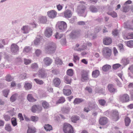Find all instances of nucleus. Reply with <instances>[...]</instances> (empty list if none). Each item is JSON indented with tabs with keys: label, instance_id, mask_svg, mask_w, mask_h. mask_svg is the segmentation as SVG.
<instances>
[{
	"label": "nucleus",
	"instance_id": "obj_1",
	"mask_svg": "<svg viewBox=\"0 0 133 133\" xmlns=\"http://www.w3.org/2000/svg\"><path fill=\"white\" fill-rule=\"evenodd\" d=\"M63 129L64 133H73V128L70 124L66 123L63 124Z\"/></svg>",
	"mask_w": 133,
	"mask_h": 133
},
{
	"label": "nucleus",
	"instance_id": "obj_2",
	"mask_svg": "<svg viewBox=\"0 0 133 133\" xmlns=\"http://www.w3.org/2000/svg\"><path fill=\"white\" fill-rule=\"evenodd\" d=\"M119 101L122 103L128 102L130 101L129 96L127 94H125L120 95L119 98Z\"/></svg>",
	"mask_w": 133,
	"mask_h": 133
},
{
	"label": "nucleus",
	"instance_id": "obj_3",
	"mask_svg": "<svg viewBox=\"0 0 133 133\" xmlns=\"http://www.w3.org/2000/svg\"><path fill=\"white\" fill-rule=\"evenodd\" d=\"M102 53L103 56L105 58L109 57L111 55V49L109 47H105L103 49Z\"/></svg>",
	"mask_w": 133,
	"mask_h": 133
},
{
	"label": "nucleus",
	"instance_id": "obj_4",
	"mask_svg": "<svg viewBox=\"0 0 133 133\" xmlns=\"http://www.w3.org/2000/svg\"><path fill=\"white\" fill-rule=\"evenodd\" d=\"M56 48V45L53 43H50L45 48L46 51L51 52H53Z\"/></svg>",
	"mask_w": 133,
	"mask_h": 133
},
{
	"label": "nucleus",
	"instance_id": "obj_5",
	"mask_svg": "<svg viewBox=\"0 0 133 133\" xmlns=\"http://www.w3.org/2000/svg\"><path fill=\"white\" fill-rule=\"evenodd\" d=\"M57 25L59 29L62 31L64 30L67 27L66 23L64 21L58 22L57 24Z\"/></svg>",
	"mask_w": 133,
	"mask_h": 133
},
{
	"label": "nucleus",
	"instance_id": "obj_6",
	"mask_svg": "<svg viewBox=\"0 0 133 133\" xmlns=\"http://www.w3.org/2000/svg\"><path fill=\"white\" fill-rule=\"evenodd\" d=\"M119 118V114L118 111L114 110L113 111L112 114V119L114 121H117Z\"/></svg>",
	"mask_w": 133,
	"mask_h": 133
},
{
	"label": "nucleus",
	"instance_id": "obj_7",
	"mask_svg": "<svg viewBox=\"0 0 133 133\" xmlns=\"http://www.w3.org/2000/svg\"><path fill=\"white\" fill-rule=\"evenodd\" d=\"M79 44H76L75 46L74 47V50L78 51H81L85 50L87 49V46L84 45L80 47Z\"/></svg>",
	"mask_w": 133,
	"mask_h": 133
},
{
	"label": "nucleus",
	"instance_id": "obj_8",
	"mask_svg": "<svg viewBox=\"0 0 133 133\" xmlns=\"http://www.w3.org/2000/svg\"><path fill=\"white\" fill-rule=\"evenodd\" d=\"M125 28L133 30V19L128 21L125 23Z\"/></svg>",
	"mask_w": 133,
	"mask_h": 133
},
{
	"label": "nucleus",
	"instance_id": "obj_9",
	"mask_svg": "<svg viewBox=\"0 0 133 133\" xmlns=\"http://www.w3.org/2000/svg\"><path fill=\"white\" fill-rule=\"evenodd\" d=\"M47 14L48 16L50 18H54L56 17L57 13L54 10H51L47 12Z\"/></svg>",
	"mask_w": 133,
	"mask_h": 133
},
{
	"label": "nucleus",
	"instance_id": "obj_10",
	"mask_svg": "<svg viewBox=\"0 0 133 133\" xmlns=\"http://www.w3.org/2000/svg\"><path fill=\"white\" fill-rule=\"evenodd\" d=\"M64 88L63 89V93L64 95L66 96L70 95L71 93V90L70 89H67V88H70L71 87L69 86L66 85L65 86Z\"/></svg>",
	"mask_w": 133,
	"mask_h": 133
},
{
	"label": "nucleus",
	"instance_id": "obj_11",
	"mask_svg": "<svg viewBox=\"0 0 133 133\" xmlns=\"http://www.w3.org/2000/svg\"><path fill=\"white\" fill-rule=\"evenodd\" d=\"M52 33V29L50 27H48L46 28L45 30L44 35L46 37H49L51 36Z\"/></svg>",
	"mask_w": 133,
	"mask_h": 133
},
{
	"label": "nucleus",
	"instance_id": "obj_12",
	"mask_svg": "<svg viewBox=\"0 0 133 133\" xmlns=\"http://www.w3.org/2000/svg\"><path fill=\"white\" fill-rule=\"evenodd\" d=\"M42 110V107L36 105H33L31 111L33 112H38Z\"/></svg>",
	"mask_w": 133,
	"mask_h": 133
},
{
	"label": "nucleus",
	"instance_id": "obj_13",
	"mask_svg": "<svg viewBox=\"0 0 133 133\" xmlns=\"http://www.w3.org/2000/svg\"><path fill=\"white\" fill-rule=\"evenodd\" d=\"M108 122V119L105 117H102L99 120V124L102 125H104L106 124Z\"/></svg>",
	"mask_w": 133,
	"mask_h": 133
},
{
	"label": "nucleus",
	"instance_id": "obj_14",
	"mask_svg": "<svg viewBox=\"0 0 133 133\" xmlns=\"http://www.w3.org/2000/svg\"><path fill=\"white\" fill-rule=\"evenodd\" d=\"M88 73L85 71H83L82 72L81 80L84 81L88 79Z\"/></svg>",
	"mask_w": 133,
	"mask_h": 133
},
{
	"label": "nucleus",
	"instance_id": "obj_15",
	"mask_svg": "<svg viewBox=\"0 0 133 133\" xmlns=\"http://www.w3.org/2000/svg\"><path fill=\"white\" fill-rule=\"evenodd\" d=\"M103 44L106 45H109L112 43L111 39L109 37H106L103 39Z\"/></svg>",
	"mask_w": 133,
	"mask_h": 133
},
{
	"label": "nucleus",
	"instance_id": "obj_16",
	"mask_svg": "<svg viewBox=\"0 0 133 133\" xmlns=\"http://www.w3.org/2000/svg\"><path fill=\"white\" fill-rule=\"evenodd\" d=\"M11 50L12 53H16L18 50V46L15 44H12L11 46Z\"/></svg>",
	"mask_w": 133,
	"mask_h": 133
},
{
	"label": "nucleus",
	"instance_id": "obj_17",
	"mask_svg": "<svg viewBox=\"0 0 133 133\" xmlns=\"http://www.w3.org/2000/svg\"><path fill=\"white\" fill-rule=\"evenodd\" d=\"M86 7L85 5H80L78 8V13L82 14H83L86 9Z\"/></svg>",
	"mask_w": 133,
	"mask_h": 133
},
{
	"label": "nucleus",
	"instance_id": "obj_18",
	"mask_svg": "<svg viewBox=\"0 0 133 133\" xmlns=\"http://www.w3.org/2000/svg\"><path fill=\"white\" fill-rule=\"evenodd\" d=\"M53 84L55 87H58L61 83L60 79L57 78H54L53 81Z\"/></svg>",
	"mask_w": 133,
	"mask_h": 133
},
{
	"label": "nucleus",
	"instance_id": "obj_19",
	"mask_svg": "<svg viewBox=\"0 0 133 133\" xmlns=\"http://www.w3.org/2000/svg\"><path fill=\"white\" fill-rule=\"evenodd\" d=\"M64 15L65 18H69L72 16V12L70 10H67L64 12Z\"/></svg>",
	"mask_w": 133,
	"mask_h": 133
},
{
	"label": "nucleus",
	"instance_id": "obj_20",
	"mask_svg": "<svg viewBox=\"0 0 133 133\" xmlns=\"http://www.w3.org/2000/svg\"><path fill=\"white\" fill-rule=\"evenodd\" d=\"M43 61L46 65L48 66L51 63L52 61L50 58L46 57L44 59Z\"/></svg>",
	"mask_w": 133,
	"mask_h": 133
},
{
	"label": "nucleus",
	"instance_id": "obj_21",
	"mask_svg": "<svg viewBox=\"0 0 133 133\" xmlns=\"http://www.w3.org/2000/svg\"><path fill=\"white\" fill-rule=\"evenodd\" d=\"M108 88L109 91L111 93H115L116 91V89L114 87V86L112 84H109L108 86Z\"/></svg>",
	"mask_w": 133,
	"mask_h": 133
},
{
	"label": "nucleus",
	"instance_id": "obj_22",
	"mask_svg": "<svg viewBox=\"0 0 133 133\" xmlns=\"http://www.w3.org/2000/svg\"><path fill=\"white\" fill-rule=\"evenodd\" d=\"M100 72L99 70H96L92 71V77L96 78L99 75Z\"/></svg>",
	"mask_w": 133,
	"mask_h": 133
},
{
	"label": "nucleus",
	"instance_id": "obj_23",
	"mask_svg": "<svg viewBox=\"0 0 133 133\" xmlns=\"http://www.w3.org/2000/svg\"><path fill=\"white\" fill-rule=\"evenodd\" d=\"M89 9L90 11L93 13H96L98 11V9L94 5H90Z\"/></svg>",
	"mask_w": 133,
	"mask_h": 133
},
{
	"label": "nucleus",
	"instance_id": "obj_24",
	"mask_svg": "<svg viewBox=\"0 0 133 133\" xmlns=\"http://www.w3.org/2000/svg\"><path fill=\"white\" fill-rule=\"evenodd\" d=\"M123 38L125 39H133V33H129L125 36H124Z\"/></svg>",
	"mask_w": 133,
	"mask_h": 133
},
{
	"label": "nucleus",
	"instance_id": "obj_25",
	"mask_svg": "<svg viewBox=\"0 0 133 133\" xmlns=\"http://www.w3.org/2000/svg\"><path fill=\"white\" fill-rule=\"evenodd\" d=\"M84 100L82 98H76L74 99L73 103L75 105L77 104L82 102Z\"/></svg>",
	"mask_w": 133,
	"mask_h": 133
},
{
	"label": "nucleus",
	"instance_id": "obj_26",
	"mask_svg": "<svg viewBox=\"0 0 133 133\" xmlns=\"http://www.w3.org/2000/svg\"><path fill=\"white\" fill-rule=\"evenodd\" d=\"M71 119V121L74 123H76L77 121L79 119V118L78 116L75 115H74L72 116Z\"/></svg>",
	"mask_w": 133,
	"mask_h": 133
},
{
	"label": "nucleus",
	"instance_id": "obj_27",
	"mask_svg": "<svg viewBox=\"0 0 133 133\" xmlns=\"http://www.w3.org/2000/svg\"><path fill=\"white\" fill-rule=\"evenodd\" d=\"M64 82L66 84H70L71 82V78L67 76L64 77Z\"/></svg>",
	"mask_w": 133,
	"mask_h": 133
},
{
	"label": "nucleus",
	"instance_id": "obj_28",
	"mask_svg": "<svg viewBox=\"0 0 133 133\" xmlns=\"http://www.w3.org/2000/svg\"><path fill=\"white\" fill-rule=\"evenodd\" d=\"M27 99L30 102H34L36 101V99L32 97L31 94H29L27 96Z\"/></svg>",
	"mask_w": 133,
	"mask_h": 133
},
{
	"label": "nucleus",
	"instance_id": "obj_29",
	"mask_svg": "<svg viewBox=\"0 0 133 133\" xmlns=\"http://www.w3.org/2000/svg\"><path fill=\"white\" fill-rule=\"evenodd\" d=\"M36 131V129L35 128L28 127L27 133H35Z\"/></svg>",
	"mask_w": 133,
	"mask_h": 133
},
{
	"label": "nucleus",
	"instance_id": "obj_30",
	"mask_svg": "<svg viewBox=\"0 0 133 133\" xmlns=\"http://www.w3.org/2000/svg\"><path fill=\"white\" fill-rule=\"evenodd\" d=\"M121 62L124 65H126L129 63V61L128 58H124L122 59Z\"/></svg>",
	"mask_w": 133,
	"mask_h": 133
},
{
	"label": "nucleus",
	"instance_id": "obj_31",
	"mask_svg": "<svg viewBox=\"0 0 133 133\" xmlns=\"http://www.w3.org/2000/svg\"><path fill=\"white\" fill-rule=\"evenodd\" d=\"M44 128L46 131H50L52 129V128L51 125L49 124L45 125L44 126Z\"/></svg>",
	"mask_w": 133,
	"mask_h": 133
},
{
	"label": "nucleus",
	"instance_id": "obj_32",
	"mask_svg": "<svg viewBox=\"0 0 133 133\" xmlns=\"http://www.w3.org/2000/svg\"><path fill=\"white\" fill-rule=\"evenodd\" d=\"M111 68V66L109 65H104L102 67L103 70L104 71H106Z\"/></svg>",
	"mask_w": 133,
	"mask_h": 133
},
{
	"label": "nucleus",
	"instance_id": "obj_33",
	"mask_svg": "<svg viewBox=\"0 0 133 133\" xmlns=\"http://www.w3.org/2000/svg\"><path fill=\"white\" fill-rule=\"evenodd\" d=\"M65 101V98L63 97H60L58 101L56 102V104L63 103Z\"/></svg>",
	"mask_w": 133,
	"mask_h": 133
},
{
	"label": "nucleus",
	"instance_id": "obj_34",
	"mask_svg": "<svg viewBox=\"0 0 133 133\" xmlns=\"http://www.w3.org/2000/svg\"><path fill=\"white\" fill-rule=\"evenodd\" d=\"M21 30L23 31L24 33H27L29 31L28 26L27 25L23 26L21 28Z\"/></svg>",
	"mask_w": 133,
	"mask_h": 133
},
{
	"label": "nucleus",
	"instance_id": "obj_35",
	"mask_svg": "<svg viewBox=\"0 0 133 133\" xmlns=\"http://www.w3.org/2000/svg\"><path fill=\"white\" fill-rule=\"evenodd\" d=\"M11 123L12 125L15 127L16 126L17 124V119H16L14 117L12 118L11 120Z\"/></svg>",
	"mask_w": 133,
	"mask_h": 133
},
{
	"label": "nucleus",
	"instance_id": "obj_36",
	"mask_svg": "<svg viewBox=\"0 0 133 133\" xmlns=\"http://www.w3.org/2000/svg\"><path fill=\"white\" fill-rule=\"evenodd\" d=\"M70 111L69 108H63L61 110L62 113L63 114H68Z\"/></svg>",
	"mask_w": 133,
	"mask_h": 133
},
{
	"label": "nucleus",
	"instance_id": "obj_37",
	"mask_svg": "<svg viewBox=\"0 0 133 133\" xmlns=\"http://www.w3.org/2000/svg\"><path fill=\"white\" fill-rule=\"evenodd\" d=\"M130 119L128 117H126L125 119V125L126 126H128L130 122Z\"/></svg>",
	"mask_w": 133,
	"mask_h": 133
},
{
	"label": "nucleus",
	"instance_id": "obj_38",
	"mask_svg": "<svg viewBox=\"0 0 133 133\" xmlns=\"http://www.w3.org/2000/svg\"><path fill=\"white\" fill-rule=\"evenodd\" d=\"M24 87L26 90H28L31 88L32 85L30 83H26L25 84Z\"/></svg>",
	"mask_w": 133,
	"mask_h": 133
},
{
	"label": "nucleus",
	"instance_id": "obj_39",
	"mask_svg": "<svg viewBox=\"0 0 133 133\" xmlns=\"http://www.w3.org/2000/svg\"><path fill=\"white\" fill-rule=\"evenodd\" d=\"M17 96V94H15L12 95L10 98V101L12 102L15 101Z\"/></svg>",
	"mask_w": 133,
	"mask_h": 133
},
{
	"label": "nucleus",
	"instance_id": "obj_40",
	"mask_svg": "<svg viewBox=\"0 0 133 133\" xmlns=\"http://www.w3.org/2000/svg\"><path fill=\"white\" fill-rule=\"evenodd\" d=\"M42 105L44 108H47L49 107V104L45 101H43L42 103Z\"/></svg>",
	"mask_w": 133,
	"mask_h": 133
},
{
	"label": "nucleus",
	"instance_id": "obj_41",
	"mask_svg": "<svg viewBox=\"0 0 133 133\" xmlns=\"http://www.w3.org/2000/svg\"><path fill=\"white\" fill-rule=\"evenodd\" d=\"M67 74L70 76H72L74 74V72L72 69H68L66 72Z\"/></svg>",
	"mask_w": 133,
	"mask_h": 133
},
{
	"label": "nucleus",
	"instance_id": "obj_42",
	"mask_svg": "<svg viewBox=\"0 0 133 133\" xmlns=\"http://www.w3.org/2000/svg\"><path fill=\"white\" fill-rule=\"evenodd\" d=\"M55 62L56 64H57L61 65L62 62L61 59L58 57H57L55 59Z\"/></svg>",
	"mask_w": 133,
	"mask_h": 133
},
{
	"label": "nucleus",
	"instance_id": "obj_43",
	"mask_svg": "<svg viewBox=\"0 0 133 133\" xmlns=\"http://www.w3.org/2000/svg\"><path fill=\"white\" fill-rule=\"evenodd\" d=\"M39 75H40L41 76V77L42 78H44L46 76V75L44 73V71H43L41 69L39 71Z\"/></svg>",
	"mask_w": 133,
	"mask_h": 133
},
{
	"label": "nucleus",
	"instance_id": "obj_44",
	"mask_svg": "<svg viewBox=\"0 0 133 133\" xmlns=\"http://www.w3.org/2000/svg\"><path fill=\"white\" fill-rule=\"evenodd\" d=\"M5 129V130L8 131H11L12 129L11 126L9 124L6 125Z\"/></svg>",
	"mask_w": 133,
	"mask_h": 133
},
{
	"label": "nucleus",
	"instance_id": "obj_45",
	"mask_svg": "<svg viewBox=\"0 0 133 133\" xmlns=\"http://www.w3.org/2000/svg\"><path fill=\"white\" fill-rule=\"evenodd\" d=\"M99 104L101 105L104 106L106 103V101L103 99H100L98 100Z\"/></svg>",
	"mask_w": 133,
	"mask_h": 133
},
{
	"label": "nucleus",
	"instance_id": "obj_46",
	"mask_svg": "<svg viewBox=\"0 0 133 133\" xmlns=\"http://www.w3.org/2000/svg\"><path fill=\"white\" fill-rule=\"evenodd\" d=\"M34 81L37 84L40 85H42L43 84V81L42 80H40L39 79H35Z\"/></svg>",
	"mask_w": 133,
	"mask_h": 133
},
{
	"label": "nucleus",
	"instance_id": "obj_47",
	"mask_svg": "<svg viewBox=\"0 0 133 133\" xmlns=\"http://www.w3.org/2000/svg\"><path fill=\"white\" fill-rule=\"evenodd\" d=\"M107 14L109 15H111L114 18L116 17L117 16L116 13L114 11H113L110 13L108 12Z\"/></svg>",
	"mask_w": 133,
	"mask_h": 133
},
{
	"label": "nucleus",
	"instance_id": "obj_48",
	"mask_svg": "<svg viewBox=\"0 0 133 133\" xmlns=\"http://www.w3.org/2000/svg\"><path fill=\"white\" fill-rule=\"evenodd\" d=\"M9 92V89L4 90L3 92L4 96L6 97H7Z\"/></svg>",
	"mask_w": 133,
	"mask_h": 133
},
{
	"label": "nucleus",
	"instance_id": "obj_49",
	"mask_svg": "<svg viewBox=\"0 0 133 133\" xmlns=\"http://www.w3.org/2000/svg\"><path fill=\"white\" fill-rule=\"evenodd\" d=\"M31 67L32 69H35L38 68V65L37 63H34L31 65Z\"/></svg>",
	"mask_w": 133,
	"mask_h": 133
},
{
	"label": "nucleus",
	"instance_id": "obj_50",
	"mask_svg": "<svg viewBox=\"0 0 133 133\" xmlns=\"http://www.w3.org/2000/svg\"><path fill=\"white\" fill-rule=\"evenodd\" d=\"M31 120L33 122H35L37 121L38 120V117L34 116H32L31 117Z\"/></svg>",
	"mask_w": 133,
	"mask_h": 133
},
{
	"label": "nucleus",
	"instance_id": "obj_51",
	"mask_svg": "<svg viewBox=\"0 0 133 133\" xmlns=\"http://www.w3.org/2000/svg\"><path fill=\"white\" fill-rule=\"evenodd\" d=\"M127 45L129 47H131L133 46V41L130 40L127 42Z\"/></svg>",
	"mask_w": 133,
	"mask_h": 133
},
{
	"label": "nucleus",
	"instance_id": "obj_52",
	"mask_svg": "<svg viewBox=\"0 0 133 133\" xmlns=\"http://www.w3.org/2000/svg\"><path fill=\"white\" fill-rule=\"evenodd\" d=\"M62 34H59V33L57 32L55 35V37L56 39H60L62 36Z\"/></svg>",
	"mask_w": 133,
	"mask_h": 133
},
{
	"label": "nucleus",
	"instance_id": "obj_53",
	"mask_svg": "<svg viewBox=\"0 0 133 133\" xmlns=\"http://www.w3.org/2000/svg\"><path fill=\"white\" fill-rule=\"evenodd\" d=\"M121 65L119 64H116L113 65L112 68L114 69H116L118 68L121 66Z\"/></svg>",
	"mask_w": 133,
	"mask_h": 133
},
{
	"label": "nucleus",
	"instance_id": "obj_54",
	"mask_svg": "<svg viewBox=\"0 0 133 133\" xmlns=\"http://www.w3.org/2000/svg\"><path fill=\"white\" fill-rule=\"evenodd\" d=\"M112 34L114 36H117L118 35L119 32L118 30L115 29L112 32Z\"/></svg>",
	"mask_w": 133,
	"mask_h": 133
},
{
	"label": "nucleus",
	"instance_id": "obj_55",
	"mask_svg": "<svg viewBox=\"0 0 133 133\" xmlns=\"http://www.w3.org/2000/svg\"><path fill=\"white\" fill-rule=\"evenodd\" d=\"M24 63L26 65L30 64L31 62V61L30 60L27 59H24Z\"/></svg>",
	"mask_w": 133,
	"mask_h": 133
},
{
	"label": "nucleus",
	"instance_id": "obj_56",
	"mask_svg": "<svg viewBox=\"0 0 133 133\" xmlns=\"http://www.w3.org/2000/svg\"><path fill=\"white\" fill-rule=\"evenodd\" d=\"M12 78L10 76L7 75L6 77V80L8 82H10L12 80Z\"/></svg>",
	"mask_w": 133,
	"mask_h": 133
},
{
	"label": "nucleus",
	"instance_id": "obj_57",
	"mask_svg": "<svg viewBox=\"0 0 133 133\" xmlns=\"http://www.w3.org/2000/svg\"><path fill=\"white\" fill-rule=\"evenodd\" d=\"M4 117L5 120L6 121H8L10 120V117L7 115H4Z\"/></svg>",
	"mask_w": 133,
	"mask_h": 133
},
{
	"label": "nucleus",
	"instance_id": "obj_58",
	"mask_svg": "<svg viewBox=\"0 0 133 133\" xmlns=\"http://www.w3.org/2000/svg\"><path fill=\"white\" fill-rule=\"evenodd\" d=\"M79 57L77 55H74V61L75 63L77 61H79Z\"/></svg>",
	"mask_w": 133,
	"mask_h": 133
},
{
	"label": "nucleus",
	"instance_id": "obj_59",
	"mask_svg": "<svg viewBox=\"0 0 133 133\" xmlns=\"http://www.w3.org/2000/svg\"><path fill=\"white\" fill-rule=\"evenodd\" d=\"M129 6H126L123 7V11L124 12H127L129 10Z\"/></svg>",
	"mask_w": 133,
	"mask_h": 133
},
{
	"label": "nucleus",
	"instance_id": "obj_60",
	"mask_svg": "<svg viewBox=\"0 0 133 133\" xmlns=\"http://www.w3.org/2000/svg\"><path fill=\"white\" fill-rule=\"evenodd\" d=\"M118 46L121 51H124V49L123 44H119L118 45Z\"/></svg>",
	"mask_w": 133,
	"mask_h": 133
},
{
	"label": "nucleus",
	"instance_id": "obj_61",
	"mask_svg": "<svg viewBox=\"0 0 133 133\" xmlns=\"http://www.w3.org/2000/svg\"><path fill=\"white\" fill-rule=\"evenodd\" d=\"M41 50L38 49H37L35 52L36 55L38 56L40 55L41 54Z\"/></svg>",
	"mask_w": 133,
	"mask_h": 133
},
{
	"label": "nucleus",
	"instance_id": "obj_62",
	"mask_svg": "<svg viewBox=\"0 0 133 133\" xmlns=\"http://www.w3.org/2000/svg\"><path fill=\"white\" fill-rule=\"evenodd\" d=\"M85 89L88 91L89 93H91L92 92V90L91 88L89 87H86Z\"/></svg>",
	"mask_w": 133,
	"mask_h": 133
},
{
	"label": "nucleus",
	"instance_id": "obj_63",
	"mask_svg": "<svg viewBox=\"0 0 133 133\" xmlns=\"http://www.w3.org/2000/svg\"><path fill=\"white\" fill-rule=\"evenodd\" d=\"M18 117L21 121L24 120V118L22 116V114L19 113L18 115Z\"/></svg>",
	"mask_w": 133,
	"mask_h": 133
},
{
	"label": "nucleus",
	"instance_id": "obj_64",
	"mask_svg": "<svg viewBox=\"0 0 133 133\" xmlns=\"http://www.w3.org/2000/svg\"><path fill=\"white\" fill-rule=\"evenodd\" d=\"M90 106L88 107L87 108H84V112H88L90 111L89 108Z\"/></svg>",
	"mask_w": 133,
	"mask_h": 133
}]
</instances>
